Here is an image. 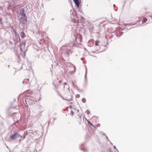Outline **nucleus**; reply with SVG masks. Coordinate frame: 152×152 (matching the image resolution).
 <instances>
[{
    "instance_id": "f257e3e1",
    "label": "nucleus",
    "mask_w": 152,
    "mask_h": 152,
    "mask_svg": "<svg viewBox=\"0 0 152 152\" xmlns=\"http://www.w3.org/2000/svg\"><path fill=\"white\" fill-rule=\"evenodd\" d=\"M66 46L64 45L61 48V54L62 56H68V55L66 54Z\"/></svg>"
},
{
    "instance_id": "f03ea898",
    "label": "nucleus",
    "mask_w": 152,
    "mask_h": 152,
    "mask_svg": "<svg viewBox=\"0 0 152 152\" xmlns=\"http://www.w3.org/2000/svg\"><path fill=\"white\" fill-rule=\"evenodd\" d=\"M75 41L79 45H81L82 41V37L81 35L77 34L75 36Z\"/></svg>"
},
{
    "instance_id": "7ed1b4c3",
    "label": "nucleus",
    "mask_w": 152,
    "mask_h": 152,
    "mask_svg": "<svg viewBox=\"0 0 152 152\" xmlns=\"http://www.w3.org/2000/svg\"><path fill=\"white\" fill-rule=\"evenodd\" d=\"M20 136L17 133H15L14 134L11 135L10 136V138L12 140H14Z\"/></svg>"
},
{
    "instance_id": "20e7f679",
    "label": "nucleus",
    "mask_w": 152,
    "mask_h": 152,
    "mask_svg": "<svg viewBox=\"0 0 152 152\" xmlns=\"http://www.w3.org/2000/svg\"><path fill=\"white\" fill-rule=\"evenodd\" d=\"M24 10H23L21 14V17L20 18L21 19H22L23 18H27L26 15L24 13Z\"/></svg>"
},
{
    "instance_id": "39448f33",
    "label": "nucleus",
    "mask_w": 152,
    "mask_h": 152,
    "mask_svg": "<svg viewBox=\"0 0 152 152\" xmlns=\"http://www.w3.org/2000/svg\"><path fill=\"white\" fill-rule=\"evenodd\" d=\"M81 115L82 114H79V113H77L75 117L79 119L80 121L81 119Z\"/></svg>"
},
{
    "instance_id": "423d86ee",
    "label": "nucleus",
    "mask_w": 152,
    "mask_h": 152,
    "mask_svg": "<svg viewBox=\"0 0 152 152\" xmlns=\"http://www.w3.org/2000/svg\"><path fill=\"white\" fill-rule=\"evenodd\" d=\"M66 51H67V52H66V54L68 55V56H69V54L71 53H72V50H71L70 49H68L67 48V46H66Z\"/></svg>"
},
{
    "instance_id": "0eeeda50",
    "label": "nucleus",
    "mask_w": 152,
    "mask_h": 152,
    "mask_svg": "<svg viewBox=\"0 0 152 152\" xmlns=\"http://www.w3.org/2000/svg\"><path fill=\"white\" fill-rule=\"evenodd\" d=\"M78 7H79L80 3L78 0H73Z\"/></svg>"
},
{
    "instance_id": "6e6552de",
    "label": "nucleus",
    "mask_w": 152,
    "mask_h": 152,
    "mask_svg": "<svg viewBox=\"0 0 152 152\" xmlns=\"http://www.w3.org/2000/svg\"><path fill=\"white\" fill-rule=\"evenodd\" d=\"M100 42L99 40H97L95 42V46H98L99 48V43Z\"/></svg>"
},
{
    "instance_id": "1a4fd4ad",
    "label": "nucleus",
    "mask_w": 152,
    "mask_h": 152,
    "mask_svg": "<svg viewBox=\"0 0 152 152\" xmlns=\"http://www.w3.org/2000/svg\"><path fill=\"white\" fill-rule=\"evenodd\" d=\"M22 19H23V20L21 21V22L23 24H25L27 22V18H23Z\"/></svg>"
},
{
    "instance_id": "9d476101",
    "label": "nucleus",
    "mask_w": 152,
    "mask_h": 152,
    "mask_svg": "<svg viewBox=\"0 0 152 152\" xmlns=\"http://www.w3.org/2000/svg\"><path fill=\"white\" fill-rule=\"evenodd\" d=\"M74 42H70L68 44L69 45L70 47H72L74 46Z\"/></svg>"
},
{
    "instance_id": "9b49d317",
    "label": "nucleus",
    "mask_w": 152,
    "mask_h": 152,
    "mask_svg": "<svg viewBox=\"0 0 152 152\" xmlns=\"http://www.w3.org/2000/svg\"><path fill=\"white\" fill-rule=\"evenodd\" d=\"M20 35L22 38H24L26 37V35L23 32H22L20 33Z\"/></svg>"
},
{
    "instance_id": "f8f14e48",
    "label": "nucleus",
    "mask_w": 152,
    "mask_h": 152,
    "mask_svg": "<svg viewBox=\"0 0 152 152\" xmlns=\"http://www.w3.org/2000/svg\"><path fill=\"white\" fill-rule=\"evenodd\" d=\"M75 111V109H72L70 111V114L72 115H73L74 113V111Z\"/></svg>"
},
{
    "instance_id": "ddd939ff",
    "label": "nucleus",
    "mask_w": 152,
    "mask_h": 152,
    "mask_svg": "<svg viewBox=\"0 0 152 152\" xmlns=\"http://www.w3.org/2000/svg\"><path fill=\"white\" fill-rule=\"evenodd\" d=\"M147 21V19L145 18H143L142 20V22L143 23H146Z\"/></svg>"
},
{
    "instance_id": "4468645a",
    "label": "nucleus",
    "mask_w": 152,
    "mask_h": 152,
    "mask_svg": "<svg viewBox=\"0 0 152 152\" xmlns=\"http://www.w3.org/2000/svg\"><path fill=\"white\" fill-rule=\"evenodd\" d=\"M86 113L87 114V115H89V114H90V111L88 110H87L86 112Z\"/></svg>"
},
{
    "instance_id": "2eb2a0df",
    "label": "nucleus",
    "mask_w": 152,
    "mask_h": 152,
    "mask_svg": "<svg viewBox=\"0 0 152 152\" xmlns=\"http://www.w3.org/2000/svg\"><path fill=\"white\" fill-rule=\"evenodd\" d=\"M82 102L83 103H85L86 102V99L85 98H83L82 100Z\"/></svg>"
},
{
    "instance_id": "dca6fc26",
    "label": "nucleus",
    "mask_w": 152,
    "mask_h": 152,
    "mask_svg": "<svg viewBox=\"0 0 152 152\" xmlns=\"http://www.w3.org/2000/svg\"><path fill=\"white\" fill-rule=\"evenodd\" d=\"M80 96L79 94H77L76 96V97L77 98H79L80 97Z\"/></svg>"
},
{
    "instance_id": "f3484780",
    "label": "nucleus",
    "mask_w": 152,
    "mask_h": 152,
    "mask_svg": "<svg viewBox=\"0 0 152 152\" xmlns=\"http://www.w3.org/2000/svg\"><path fill=\"white\" fill-rule=\"evenodd\" d=\"M18 36L19 37V42H20V37H19V35H18Z\"/></svg>"
},
{
    "instance_id": "a211bd4d",
    "label": "nucleus",
    "mask_w": 152,
    "mask_h": 152,
    "mask_svg": "<svg viewBox=\"0 0 152 152\" xmlns=\"http://www.w3.org/2000/svg\"><path fill=\"white\" fill-rule=\"evenodd\" d=\"M64 85H67V83L66 82H64Z\"/></svg>"
},
{
    "instance_id": "6ab92c4d",
    "label": "nucleus",
    "mask_w": 152,
    "mask_h": 152,
    "mask_svg": "<svg viewBox=\"0 0 152 152\" xmlns=\"http://www.w3.org/2000/svg\"><path fill=\"white\" fill-rule=\"evenodd\" d=\"M79 22V20H76V22L77 23H78Z\"/></svg>"
},
{
    "instance_id": "aec40b11",
    "label": "nucleus",
    "mask_w": 152,
    "mask_h": 152,
    "mask_svg": "<svg viewBox=\"0 0 152 152\" xmlns=\"http://www.w3.org/2000/svg\"><path fill=\"white\" fill-rule=\"evenodd\" d=\"M59 83H61V81H59Z\"/></svg>"
},
{
    "instance_id": "412c9836",
    "label": "nucleus",
    "mask_w": 152,
    "mask_h": 152,
    "mask_svg": "<svg viewBox=\"0 0 152 152\" xmlns=\"http://www.w3.org/2000/svg\"><path fill=\"white\" fill-rule=\"evenodd\" d=\"M67 100H68V101H70V100H68V99H66Z\"/></svg>"
},
{
    "instance_id": "4be33fe9",
    "label": "nucleus",
    "mask_w": 152,
    "mask_h": 152,
    "mask_svg": "<svg viewBox=\"0 0 152 152\" xmlns=\"http://www.w3.org/2000/svg\"><path fill=\"white\" fill-rule=\"evenodd\" d=\"M88 123H90V122L89 121H88Z\"/></svg>"
},
{
    "instance_id": "5701e85b",
    "label": "nucleus",
    "mask_w": 152,
    "mask_h": 152,
    "mask_svg": "<svg viewBox=\"0 0 152 152\" xmlns=\"http://www.w3.org/2000/svg\"><path fill=\"white\" fill-rule=\"evenodd\" d=\"M48 123H49V124H50L49 121L48 122Z\"/></svg>"
},
{
    "instance_id": "b1692460",
    "label": "nucleus",
    "mask_w": 152,
    "mask_h": 152,
    "mask_svg": "<svg viewBox=\"0 0 152 152\" xmlns=\"http://www.w3.org/2000/svg\"><path fill=\"white\" fill-rule=\"evenodd\" d=\"M25 137H23V139H24V138H25Z\"/></svg>"
},
{
    "instance_id": "393cba45",
    "label": "nucleus",
    "mask_w": 152,
    "mask_h": 152,
    "mask_svg": "<svg viewBox=\"0 0 152 152\" xmlns=\"http://www.w3.org/2000/svg\"><path fill=\"white\" fill-rule=\"evenodd\" d=\"M20 49H21V50H22V49H21V48H20Z\"/></svg>"
},
{
    "instance_id": "a878e982",
    "label": "nucleus",
    "mask_w": 152,
    "mask_h": 152,
    "mask_svg": "<svg viewBox=\"0 0 152 152\" xmlns=\"http://www.w3.org/2000/svg\"><path fill=\"white\" fill-rule=\"evenodd\" d=\"M71 99V100H72V99Z\"/></svg>"
},
{
    "instance_id": "bb28decb",
    "label": "nucleus",
    "mask_w": 152,
    "mask_h": 152,
    "mask_svg": "<svg viewBox=\"0 0 152 152\" xmlns=\"http://www.w3.org/2000/svg\"><path fill=\"white\" fill-rule=\"evenodd\" d=\"M90 124H91V125H92L91 124V123H90Z\"/></svg>"
}]
</instances>
